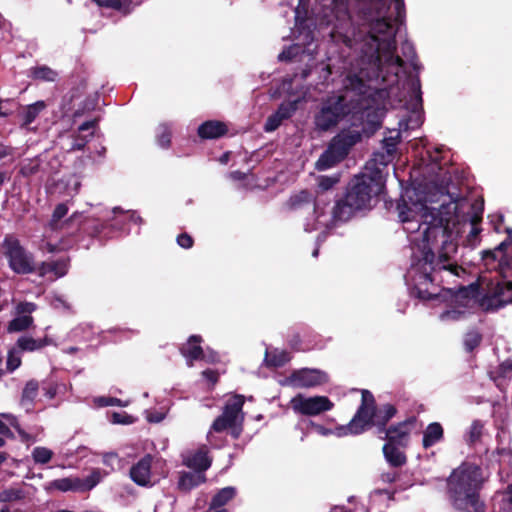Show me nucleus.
Masks as SVG:
<instances>
[{
  "mask_svg": "<svg viewBox=\"0 0 512 512\" xmlns=\"http://www.w3.org/2000/svg\"><path fill=\"white\" fill-rule=\"evenodd\" d=\"M111 422L114 424H132L135 422V418L126 412H114L111 415Z\"/></svg>",
  "mask_w": 512,
  "mask_h": 512,
  "instance_id": "obj_35",
  "label": "nucleus"
},
{
  "mask_svg": "<svg viewBox=\"0 0 512 512\" xmlns=\"http://www.w3.org/2000/svg\"><path fill=\"white\" fill-rule=\"evenodd\" d=\"M184 464L197 472L203 473L211 466V458L206 446H201L195 450L187 452L183 456Z\"/></svg>",
  "mask_w": 512,
  "mask_h": 512,
  "instance_id": "obj_13",
  "label": "nucleus"
},
{
  "mask_svg": "<svg viewBox=\"0 0 512 512\" xmlns=\"http://www.w3.org/2000/svg\"><path fill=\"white\" fill-rule=\"evenodd\" d=\"M200 341L201 340L198 336H191L181 349L182 354L187 359L189 366L192 365L193 360L199 359L202 356Z\"/></svg>",
  "mask_w": 512,
  "mask_h": 512,
  "instance_id": "obj_20",
  "label": "nucleus"
},
{
  "mask_svg": "<svg viewBox=\"0 0 512 512\" xmlns=\"http://www.w3.org/2000/svg\"><path fill=\"white\" fill-rule=\"evenodd\" d=\"M33 75L37 79L54 81L57 73L48 67H38L34 70Z\"/></svg>",
  "mask_w": 512,
  "mask_h": 512,
  "instance_id": "obj_32",
  "label": "nucleus"
},
{
  "mask_svg": "<svg viewBox=\"0 0 512 512\" xmlns=\"http://www.w3.org/2000/svg\"><path fill=\"white\" fill-rule=\"evenodd\" d=\"M52 344V339L45 336L41 339L33 338L29 335H24L18 338L16 346L21 351L33 352L40 350L48 345Z\"/></svg>",
  "mask_w": 512,
  "mask_h": 512,
  "instance_id": "obj_17",
  "label": "nucleus"
},
{
  "mask_svg": "<svg viewBox=\"0 0 512 512\" xmlns=\"http://www.w3.org/2000/svg\"><path fill=\"white\" fill-rule=\"evenodd\" d=\"M21 365V356L18 351L12 349L8 353L7 357V369L9 371H14Z\"/></svg>",
  "mask_w": 512,
  "mask_h": 512,
  "instance_id": "obj_34",
  "label": "nucleus"
},
{
  "mask_svg": "<svg viewBox=\"0 0 512 512\" xmlns=\"http://www.w3.org/2000/svg\"><path fill=\"white\" fill-rule=\"evenodd\" d=\"M395 412V408L389 404L376 410L373 395L369 391L363 390L361 406L349 423L348 429L353 434H359L372 425L385 426Z\"/></svg>",
  "mask_w": 512,
  "mask_h": 512,
  "instance_id": "obj_5",
  "label": "nucleus"
},
{
  "mask_svg": "<svg viewBox=\"0 0 512 512\" xmlns=\"http://www.w3.org/2000/svg\"><path fill=\"white\" fill-rule=\"evenodd\" d=\"M296 20L297 21L300 20V7H297V9H296Z\"/></svg>",
  "mask_w": 512,
  "mask_h": 512,
  "instance_id": "obj_57",
  "label": "nucleus"
},
{
  "mask_svg": "<svg viewBox=\"0 0 512 512\" xmlns=\"http://www.w3.org/2000/svg\"><path fill=\"white\" fill-rule=\"evenodd\" d=\"M339 177L338 176H321L318 180V185L322 190H328L332 188L336 183H338Z\"/></svg>",
  "mask_w": 512,
  "mask_h": 512,
  "instance_id": "obj_38",
  "label": "nucleus"
},
{
  "mask_svg": "<svg viewBox=\"0 0 512 512\" xmlns=\"http://www.w3.org/2000/svg\"><path fill=\"white\" fill-rule=\"evenodd\" d=\"M395 4H396V8H397V10H399V9H400V6H401L400 2H399L398 0H396V3H395Z\"/></svg>",
  "mask_w": 512,
  "mask_h": 512,
  "instance_id": "obj_60",
  "label": "nucleus"
},
{
  "mask_svg": "<svg viewBox=\"0 0 512 512\" xmlns=\"http://www.w3.org/2000/svg\"><path fill=\"white\" fill-rule=\"evenodd\" d=\"M475 288H462L454 296V301L459 303L463 309L449 310L441 314L442 321L458 320L464 315L465 309L470 307L473 302Z\"/></svg>",
  "mask_w": 512,
  "mask_h": 512,
  "instance_id": "obj_12",
  "label": "nucleus"
},
{
  "mask_svg": "<svg viewBox=\"0 0 512 512\" xmlns=\"http://www.w3.org/2000/svg\"><path fill=\"white\" fill-rule=\"evenodd\" d=\"M103 463L107 466H110L111 469H115L120 467L121 460L115 453H107L104 455Z\"/></svg>",
  "mask_w": 512,
  "mask_h": 512,
  "instance_id": "obj_41",
  "label": "nucleus"
},
{
  "mask_svg": "<svg viewBox=\"0 0 512 512\" xmlns=\"http://www.w3.org/2000/svg\"><path fill=\"white\" fill-rule=\"evenodd\" d=\"M227 159H228V154H225V155L223 156V158H222V162H226V161H227Z\"/></svg>",
  "mask_w": 512,
  "mask_h": 512,
  "instance_id": "obj_59",
  "label": "nucleus"
},
{
  "mask_svg": "<svg viewBox=\"0 0 512 512\" xmlns=\"http://www.w3.org/2000/svg\"><path fill=\"white\" fill-rule=\"evenodd\" d=\"M361 140L359 130H343L335 136L327 150L320 156L316 162V168L319 171L327 170L338 162L342 161L352 146Z\"/></svg>",
  "mask_w": 512,
  "mask_h": 512,
  "instance_id": "obj_6",
  "label": "nucleus"
},
{
  "mask_svg": "<svg viewBox=\"0 0 512 512\" xmlns=\"http://www.w3.org/2000/svg\"><path fill=\"white\" fill-rule=\"evenodd\" d=\"M99 6L119 9L121 7V0H93Z\"/></svg>",
  "mask_w": 512,
  "mask_h": 512,
  "instance_id": "obj_45",
  "label": "nucleus"
},
{
  "mask_svg": "<svg viewBox=\"0 0 512 512\" xmlns=\"http://www.w3.org/2000/svg\"><path fill=\"white\" fill-rule=\"evenodd\" d=\"M227 132L226 125L219 121H207L198 128V134L201 138H218Z\"/></svg>",
  "mask_w": 512,
  "mask_h": 512,
  "instance_id": "obj_18",
  "label": "nucleus"
},
{
  "mask_svg": "<svg viewBox=\"0 0 512 512\" xmlns=\"http://www.w3.org/2000/svg\"><path fill=\"white\" fill-rule=\"evenodd\" d=\"M4 459H5L4 455L0 453V463H1L2 461H4Z\"/></svg>",
  "mask_w": 512,
  "mask_h": 512,
  "instance_id": "obj_61",
  "label": "nucleus"
},
{
  "mask_svg": "<svg viewBox=\"0 0 512 512\" xmlns=\"http://www.w3.org/2000/svg\"><path fill=\"white\" fill-rule=\"evenodd\" d=\"M15 310L17 315H30L36 310V305L31 302H20L16 305Z\"/></svg>",
  "mask_w": 512,
  "mask_h": 512,
  "instance_id": "obj_37",
  "label": "nucleus"
},
{
  "mask_svg": "<svg viewBox=\"0 0 512 512\" xmlns=\"http://www.w3.org/2000/svg\"><path fill=\"white\" fill-rule=\"evenodd\" d=\"M0 512H9L7 508H2Z\"/></svg>",
  "mask_w": 512,
  "mask_h": 512,
  "instance_id": "obj_62",
  "label": "nucleus"
},
{
  "mask_svg": "<svg viewBox=\"0 0 512 512\" xmlns=\"http://www.w3.org/2000/svg\"><path fill=\"white\" fill-rule=\"evenodd\" d=\"M390 64L395 66L396 68V71L395 73H397L398 69L402 66L403 64V61L402 59L399 57V56H391L390 58Z\"/></svg>",
  "mask_w": 512,
  "mask_h": 512,
  "instance_id": "obj_48",
  "label": "nucleus"
},
{
  "mask_svg": "<svg viewBox=\"0 0 512 512\" xmlns=\"http://www.w3.org/2000/svg\"><path fill=\"white\" fill-rule=\"evenodd\" d=\"M328 382V375L318 369H300L293 372L287 383L295 388H311L323 385Z\"/></svg>",
  "mask_w": 512,
  "mask_h": 512,
  "instance_id": "obj_11",
  "label": "nucleus"
},
{
  "mask_svg": "<svg viewBox=\"0 0 512 512\" xmlns=\"http://www.w3.org/2000/svg\"><path fill=\"white\" fill-rule=\"evenodd\" d=\"M349 112L342 96H333L327 99L315 116V125L319 130H329L336 126Z\"/></svg>",
  "mask_w": 512,
  "mask_h": 512,
  "instance_id": "obj_8",
  "label": "nucleus"
},
{
  "mask_svg": "<svg viewBox=\"0 0 512 512\" xmlns=\"http://www.w3.org/2000/svg\"><path fill=\"white\" fill-rule=\"evenodd\" d=\"M290 354L284 350L274 349L266 352L265 362L271 367H280L290 360Z\"/></svg>",
  "mask_w": 512,
  "mask_h": 512,
  "instance_id": "obj_24",
  "label": "nucleus"
},
{
  "mask_svg": "<svg viewBox=\"0 0 512 512\" xmlns=\"http://www.w3.org/2000/svg\"><path fill=\"white\" fill-rule=\"evenodd\" d=\"M387 4V0H383L382 6L385 7Z\"/></svg>",
  "mask_w": 512,
  "mask_h": 512,
  "instance_id": "obj_63",
  "label": "nucleus"
},
{
  "mask_svg": "<svg viewBox=\"0 0 512 512\" xmlns=\"http://www.w3.org/2000/svg\"><path fill=\"white\" fill-rule=\"evenodd\" d=\"M470 336H471V343H472V345L469 346V349L471 350L474 346H476L479 343L480 338L476 334H473V335H470Z\"/></svg>",
  "mask_w": 512,
  "mask_h": 512,
  "instance_id": "obj_52",
  "label": "nucleus"
},
{
  "mask_svg": "<svg viewBox=\"0 0 512 512\" xmlns=\"http://www.w3.org/2000/svg\"><path fill=\"white\" fill-rule=\"evenodd\" d=\"M383 452L386 460L392 466H402L406 462L405 454L400 451L398 448L392 445V442H389L384 445Z\"/></svg>",
  "mask_w": 512,
  "mask_h": 512,
  "instance_id": "obj_23",
  "label": "nucleus"
},
{
  "mask_svg": "<svg viewBox=\"0 0 512 512\" xmlns=\"http://www.w3.org/2000/svg\"><path fill=\"white\" fill-rule=\"evenodd\" d=\"M236 494V491L233 487H226L221 489L212 499L211 509H215L217 507H221L225 505L228 501H230Z\"/></svg>",
  "mask_w": 512,
  "mask_h": 512,
  "instance_id": "obj_27",
  "label": "nucleus"
},
{
  "mask_svg": "<svg viewBox=\"0 0 512 512\" xmlns=\"http://www.w3.org/2000/svg\"><path fill=\"white\" fill-rule=\"evenodd\" d=\"M290 406L298 414L315 416L331 410L334 404L326 396L306 397L298 394L290 400Z\"/></svg>",
  "mask_w": 512,
  "mask_h": 512,
  "instance_id": "obj_9",
  "label": "nucleus"
},
{
  "mask_svg": "<svg viewBox=\"0 0 512 512\" xmlns=\"http://www.w3.org/2000/svg\"><path fill=\"white\" fill-rule=\"evenodd\" d=\"M399 217L409 233L411 243L422 253V261L431 271L445 270L460 276L464 269L452 263L451 257L457 251V245L448 234L449 219H436L434 214L422 202L398 205Z\"/></svg>",
  "mask_w": 512,
  "mask_h": 512,
  "instance_id": "obj_1",
  "label": "nucleus"
},
{
  "mask_svg": "<svg viewBox=\"0 0 512 512\" xmlns=\"http://www.w3.org/2000/svg\"><path fill=\"white\" fill-rule=\"evenodd\" d=\"M14 427L20 433V429L17 425L16 418L10 414H1L0 415V434L4 436H8L10 434V428Z\"/></svg>",
  "mask_w": 512,
  "mask_h": 512,
  "instance_id": "obj_30",
  "label": "nucleus"
},
{
  "mask_svg": "<svg viewBox=\"0 0 512 512\" xmlns=\"http://www.w3.org/2000/svg\"><path fill=\"white\" fill-rule=\"evenodd\" d=\"M203 377L207 379L211 384H215L218 381V373L213 370H205L202 373Z\"/></svg>",
  "mask_w": 512,
  "mask_h": 512,
  "instance_id": "obj_46",
  "label": "nucleus"
},
{
  "mask_svg": "<svg viewBox=\"0 0 512 512\" xmlns=\"http://www.w3.org/2000/svg\"><path fill=\"white\" fill-rule=\"evenodd\" d=\"M147 419L150 422H159V421H161L163 419V415L152 416L151 414H148L147 415Z\"/></svg>",
  "mask_w": 512,
  "mask_h": 512,
  "instance_id": "obj_53",
  "label": "nucleus"
},
{
  "mask_svg": "<svg viewBox=\"0 0 512 512\" xmlns=\"http://www.w3.org/2000/svg\"><path fill=\"white\" fill-rule=\"evenodd\" d=\"M506 243L505 242H502L496 249L495 251H493L491 254L493 255L494 258H498L500 257L504 247H506Z\"/></svg>",
  "mask_w": 512,
  "mask_h": 512,
  "instance_id": "obj_50",
  "label": "nucleus"
},
{
  "mask_svg": "<svg viewBox=\"0 0 512 512\" xmlns=\"http://www.w3.org/2000/svg\"><path fill=\"white\" fill-rule=\"evenodd\" d=\"M443 437V428L437 423H431L427 426L423 434V447L425 449L439 442Z\"/></svg>",
  "mask_w": 512,
  "mask_h": 512,
  "instance_id": "obj_21",
  "label": "nucleus"
},
{
  "mask_svg": "<svg viewBox=\"0 0 512 512\" xmlns=\"http://www.w3.org/2000/svg\"><path fill=\"white\" fill-rule=\"evenodd\" d=\"M95 125V122L94 121H88V122H85L83 123L80 127H79V130L80 131H85V130H88V129H92Z\"/></svg>",
  "mask_w": 512,
  "mask_h": 512,
  "instance_id": "obj_51",
  "label": "nucleus"
},
{
  "mask_svg": "<svg viewBox=\"0 0 512 512\" xmlns=\"http://www.w3.org/2000/svg\"><path fill=\"white\" fill-rule=\"evenodd\" d=\"M42 249H43V250H46L47 252H50V253H52V252H55V251H56V247H55V246H53V245H52V244H50V243H47V244H46Z\"/></svg>",
  "mask_w": 512,
  "mask_h": 512,
  "instance_id": "obj_54",
  "label": "nucleus"
},
{
  "mask_svg": "<svg viewBox=\"0 0 512 512\" xmlns=\"http://www.w3.org/2000/svg\"><path fill=\"white\" fill-rule=\"evenodd\" d=\"M279 58H280L281 60L285 59V58H286V52H285V51H284V52H282V53L279 55Z\"/></svg>",
  "mask_w": 512,
  "mask_h": 512,
  "instance_id": "obj_58",
  "label": "nucleus"
},
{
  "mask_svg": "<svg viewBox=\"0 0 512 512\" xmlns=\"http://www.w3.org/2000/svg\"><path fill=\"white\" fill-rule=\"evenodd\" d=\"M158 143L162 147H167L170 143V132L165 128L163 133L158 137Z\"/></svg>",
  "mask_w": 512,
  "mask_h": 512,
  "instance_id": "obj_47",
  "label": "nucleus"
},
{
  "mask_svg": "<svg viewBox=\"0 0 512 512\" xmlns=\"http://www.w3.org/2000/svg\"><path fill=\"white\" fill-rule=\"evenodd\" d=\"M512 372V360L508 359L504 361L498 369V374L501 377H507Z\"/></svg>",
  "mask_w": 512,
  "mask_h": 512,
  "instance_id": "obj_43",
  "label": "nucleus"
},
{
  "mask_svg": "<svg viewBox=\"0 0 512 512\" xmlns=\"http://www.w3.org/2000/svg\"><path fill=\"white\" fill-rule=\"evenodd\" d=\"M384 187L385 180L379 172L372 176H361L349 190L345 199L337 203L335 217L347 220L354 211L367 208L372 197L380 195Z\"/></svg>",
  "mask_w": 512,
  "mask_h": 512,
  "instance_id": "obj_3",
  "label": "nucleus"
},
{
  "mask_svg": "<svg viewBox=\"0 0 512 512\" xmlns=\"http://www.w3.org/2000/svg\"><path fill=\"white\" fill-rule=\"evenodd\" d=\"M68 213V206L64 203L58 204L53 212L51 224L56 225Z\"/></svg>",
  "mask_w": 512,
  "mask_h": 512,
  "instance_id": "obj_36",
  "label": "nucleus"
},
{
  "mask_svg": "<svg viewBox=\"0 0 512 512\" xmlns=\"http://www.w3.org/2000/svg\"><path fill=\"white\" fill-rule=\"evenodd\" d=\"M283 120L284 119H282L277 113L271 115L266 121L265 130L268 132L274 131L279 127Z\"/></svg>",
  "mask_w": 512,
  "mask_h": 512,
  "instance_id": "obj_40",
  "label": "nucleus"
},
{
  "mask_svg": "<svg viewBox=\"0 0 512 512\" xmlns=\"http://www.w3.org/2000/svg\"><path fill=\"white\" fill-rule=\"evenodd\" d=\"M0 498H1L2 500H5V501H6V500H10V499H11V497L9 496V494H8V493H3V494H1Z\"/></svg>",
  "mask_w": 512,
  "mask_h": 512,
  "instance_id": "obj_56",
  "label": "nucleus"
},
{
  "mask_svg": "<svg viewBox=\"0 0 512 512\" xmlns=\"http://www.w3.org/2000/svg\"><path fill=\"white\" fill-rule=\"evenodd\" d=\"M296 110V103H285V104H282L279 109L277 110V114H279V116L282 118V119H286L288 117H290L292 115V113Z\"/></svg>",
  "mask_w": 512,
  "mask_h": 512,
  "instance_id": "obj_39",
  "label": "nucleus"
},
{
  "mask_svg": "<svg viewBox=\"0 0 512 512\" xmlns=\"http://www.w3.org/2000/svg\"><path fill=\"white\" fill-rule=\"evenodd\" d=\"M206 477L203 473L200 472H184L180 475L178 487L183 491H190L194 487L204 483Z\"/></svg>",
  "mask_w": 512,
  "mask_h": 512,
  "instance_id": "obj_19",
  "label": "nucleus"
},
{
  "mask_svg": "<svg viewBox=\"0 0 512 512\" xmlns=\"http://www.w3.org/2000/svg\"><path fill=\"white\" fill-rule=\"evenodd\" d=\"M243 404L244 397L241 395H234L228 400L223 414L214 421L210 431L208 432L207 439L211 444H214V432H223L229 428L235 427L237 424H240L242 422Z\"/></svg>",
  "mask_w": 512,
  "mask_h": 512,
  "instance_id": "obj_7",
  "label": "nucleus"
},
{
  "mask_svg": "<svg viewBox=\"0 0 512 512\" xmlns=\"http://www.w3.org/2000/svg\"><path fill=\"white\" fill-rule=\"evenodd\" d=\"M151 463L152 456L146 455L131 467L130 477L136 484L140 486L151 484Z\"/></svg>",
  "mask_w": 512,
  "mask_h": 512,
  "instance_id": "obj_14",
  "label": "nucleus"
},
{
  "mask_svg": "<svg viewBox=\"0 0 512 512\" xmlns=\"http://www.w3.org/2000/svg\"><path fill=\"white\" fill-rule=\"evenodd\" d=\"M53 454V451L49 448L38 446L33 449L32 458L35 463L46 464L52 459Z\"/></svg>",
  "mask_w": 512,
  "mask_h": 512,
  "instance_id": "obj_29",
  "label": "nucleus"
},
{
  "mask_svg": "<svg viewBox=\"0 0 512 512\" xmlns=\"http://www.w3.org/2000/svg\"><path fill=\"white\" fill-rule=\"evenodd\" d=\"M482 481L481 471L476 465L462 464L455 469L448 480V490L453 505L458 509L475 507Z\"/></svg>",
  "mask_w": 512,
  "mask_h": 512,
  "instance_id": "obj_2",
  "label": "nucleus"
},
{
  "mask_svg": "<svg viewBox=\"0 0 512 512\" xmlns=\"http://www.w3.org/2000/svg\"><path fill=\"white\" fill-rule=\"evenodd\" d=\"M395 412V408L389 404L376 410L373 395L369 391L363 390L361 406L349 423L348 429L353 434H359L372 425L385 426Z\"/></svg>",
  "mask_w": 512,
  "mask_h": 512,
  "instance_id": "obj_4",
  "label": "nucleus"
},
{
  "mask_svg": "<svg viewBox=\"0 0 512 512\" xmlns=\"http://www.w3.org/2000/svg\"><path fill=\"white\" fill-rule=\"evenodd\" d=\"M51 487L60 491H81V479L80 478H62L54 480L51 483Z\"/></svg>",
  "mask_w": 512,
  "mask_h": 512,
  "instance_id": "obj_25",
  "label": "nucleus"
},
{
  "mask_svg": "<svg viewBox=\"0 0 512 512\" xmlns=\"http://www.w3.org/2000/svg\"><path fill=\"white\" fill-rule=\"evenodd\" d=\"M506 501H507V512H512V485L509 487L507 494H506Z\"/></svg>",
  "mask_w": 512,
  "mask_h": 512,
  "instance_id": "obj_49",
  "label": "nucleus"
},
{
  "mask_svg": "<svg viewBox=\"0 0 512 512\" xmlns=\"http://www.w3.org/2000/svg\"><path fill=\"white\" fill-rule=\"evenodd\" d=\"M34 319L31 315H17L7 325V332L16 333L28 330L33 326Z\"/></svg>",
  "mask_w": 512,
  "mask_h": 512,
  "instance_id": "obj_22",
  "label": "nucleus"
},
{
  "mask_svg": "<svg viewBox=\"0 0 512 512\" xmlns=\"http://www.w3.org/2000/svg\"><path fill=\"white\" fill-rule=\"evenodd\" d=\"M415 423V419L411 418L405 422L399 423L395 426H391L388 430L385 431V438L389 440V442H397L404 443Z\"/></svg>",
  "mask_w": 512,
  "mask_h": 512,
  "instance_id": "obj_15",
  "label": "nucleus"
},
{
  "mask_svg": "<svg viewBox=\"0 0 512 512\" xmlns=\"http://www.w3.org/2000/svg\"><path fill=\"white\" fill-rule=\"evenodd\" d=\"M480 427L478 424H474L473 427H472V436L474 437L475 435H478L480 433Z\"/></svg>",
  "mask_w": 512,
  "mask_h": 512,
  "instance_id": "obj_55",
  "label": "nucleus"
},
{
  "mask_svg": "<svg viewBox=\"0 0 512 512\" xmlns=\"http://www.w3.org/2000/svg\"><path fill=\"white\" fill-rule=\"evenodd\" d=\"M46 108L44 101H37L34 104L28 105L22 112V117L25 125L32 123L40 112Z\"/></svg>",
  "mask_w": 512,
  "mask_h": 512,
  "instance_id": "obj_26",
  "label": "nucleus"
},
{
  "mask_svg": "<svg viewBox=\"0 0 512 512\" xmlns=\"http://www.w3.org/2000/svg\"><path fill=\"white\" fill-rule=\"evenodd\" d=\"M68 271V262L60 260L55 262H45L39 268V274L46 276L51 280L64 276Z\"/></svg>",
  "mask_w": 512,
  "mask_h": 512,
  "instance_id": "obj_16",
  "label": "nucleus"
},
{
  "mask_svg": "<svg viewBox=\"0 0 512 512\" xmlns=\"http://www.w3.org/2000/svg\"><path fill=\"white\" fill-rule=\"evenodd\" d=\"M3 180H4V179H3V176H2V175H0V185L3 183Z\"/></svg>",
  "mask_w": 512,
  "mask_h": 512,
  "instance_id": "obj_64",
  "label": "nucleus"
},
{
  "mask_svg": "<svg viewBox=\"0 0 512 512\" xmlns=\"http://www.w3.org/2000/svg\"><path fill=\"white\" fill-rule=\"evenodd\" d=\"M5 255L9 259L10 267L17 273H29L32 271L30 257L20 246L19 241L11 236L6 237L3 243Z\"/></svg>",
  "mask_w": 512,
  "mask_h": 512,
  "instance_id": "obj_10",
  "label": "nucleus"
},
{
  "mask_svg": "<svg viewBox=\"0 0 512 512\" xmlns=\"http://www.w3.org/2000/svg\"><path fill=\"white\" fill-rule=\"evenodd\" d=\"M374 34H386L391 29L390 19L384 13L378 12V16L372 24Z\"/></svg>",
  "mask_w": 512,
  "mask_h": 512,
  "instance_id": "obj_28",
  "label": "nucleus"
},
{
  "mask_svg": "<svg viewBox=\"0 0 512 512\" xmlns=\"http://www.w3.org/2000/svg\"><path fill=\"white\" fill-rule=\"evenodd\" d=\"M177 243L182 247V248H191L192 245H193V240L191 238L190 235L188 234H181L178 236L177 238Z\"/></svg>",
  "mask_w": 512,
  "mask_h": 512,
  "instance_id": "obj_44",
  "label": "nucleus"
},
{
  "mask_svg": "<svg viewBox=\"0 0 512 512\" xmlns=\"http://www.w3.org/2000/svg\"><path fill=\"white\" fill-rule=\"evenodd\" d=\"M38 390V384L34 381H30L26 384L23 390V398L25 399H33L36 396Z\"/></svg>",
  "mask_w": 512,
  "mask_h": 512,
  "instance_id": "obj_42",
  "label": "nucleus"
},
{
  "mask_svg": "<svg viewBox=\"0 0 512 512\" xmlns=\"http://www.w3.org/2000/svg\"><path fill=\"white\" fill-rule=\"evenodd\" d=\"M101 478L99 470L92 471L88 477L81 479V491L92 489L100 482Z\"/></svg>",
  "mask_w": 512,
  "mask_h": 512,
  "instance_id": "obj_31",
  "label": "nucleus"
},
{
  "mask_svg": "<svg viewBox=\"0 0 512 512\" xmlns=\"http://www.w3.org/2000/svg\"><path fill=\"white\" fill-rule=\"evenodd\" d=\"M95 403L100 407L105 406H127L129 401H122L114 397H99L95 399Z\"/></svg>",
  "mask_w": 512,
  "mask_h": 512,
  "instance_id": "obj_33",
  "label": "nucleus"
}]
</instances>
